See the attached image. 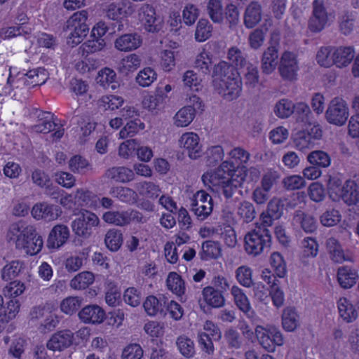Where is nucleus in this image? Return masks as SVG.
<instances>
[{
	"label": "nucleus",
	"mask_w": 359,
	"mask_h": 359,
	"mask_svg": "<svg viewBox=\"0 0 359 359\" xmlns=\"http://www.w3.org/2000/svg\"><path fill=\"white\" fill-rule=\"evenodd\" d=\"M271 241V231L266 224L257 223L245 236V250L248 254L257 256L270 247Z\"/></svg>",
	"instance_id": "nucleus-1"
},
{
	"label": "nucleus",
	"mask_w": 359,
	"mask_h": 359,
	"mask_svg": "<svg viewBox=\"0 0 359 359\" xmlns=\"http://www.w3.org/2000/svg\"><path fill=\"white\" fill-rule=\"evenodd\" d=\"M88 13L81 11L74 13L66 22V29L70 33L67 36V43L72 46L80 43L89 32Z\"/></svg>",
	"instance_id": "nucleus-2"
},
{
	"label": "nucleus",
	"mask_w": 359,
	"mask_h": 359,
	"mask_svg": "<svg viewBox=\"0 0 359 359\" xmlns=\"http://www.w3.org/2000/svg\"><path fill=\"white\" fill-rule=\"evenodd\" d=\"M42 237L38 234L34 226L28 225L24 227L17 237L15 247L23 250L27 255H34L39 253L43 248Z\"/></svg>",
	"instance_id": "nucleus-3"
},
{
	"label": "nucleus",
	"mask_w": 359,
	"mask_h": 359,
	"mask_svg": "<svg viewBox=\"0 0 359 359\" xmlns=\"http://www.w3.org/2000/svg\"><path fill=\"white\" fill-rule=\"evenodd\" d=\"M358 180H348L342 187V194L340 198L348 205L352 206L348 209V220L354 221L355 232L359 235V214L358 213L359 201V187Z\"/></svg>",
	"instance_id": "nucleus-4"
},
{
	"label": "nucleus",
	"mask_w": 359,
	"mask_h": 359,
	"mask_svg": "<svg viewBox=\"0 0 359 359\" xmlns=\"http://www.w3.org/2000/svg\"><path fill=\"white\" fill-rule=\"evenodd\" d=\"M98 217L93 212L84 210L72 222V231L78 236L88 238L93 227L99 224Z\"/></svg>",
	"instance_id": "nucleus-5"
},
{
	"label": "nucleus",
	"mask_w": 359,
	"mask_h": 359,
	"mask_svg": "<svg viewBox=\"0 0 359 359\" xmlns=\"http://www.w3.org/2000/svg\"><path fill=\"white\" fill-rule=\"evenodd\" d=\"M348 117V108L345 101L339 97L331 100L325 111V118L328 123L341 126Z\"/></svg>",
	"instance_id": "nucleus-6"
},
{
	"label": "nucleus",
	"mask_w": 359,
	"mask_h": 359,
	"mask_svg": "<svg viewBox=\"0 0 359 359\" xmlns=\"http://www.w3.org/2000/svg\"><path fill=\"white\" fill-rule=\"evenodd\" d=\"M191 210L198 219H205L212 212L213 208L212 198L205 191H197L191 200Z\"/></svg>",
	"instance_id": "nucleus-7"
},
{
	"label": "nucleus",
	"mask_w": 359,
	"mask_h": 359,
	"mask_svg": "<svg viewBox=\"0 0 359 359\" xmlns=\"http://www.w3.org/2000/svg\"><path fill=\"white\" fill-rule=\"evenodd\" d=\"M255 332L259 344L268 352H273L276 346L283 344V335L275 327H257Z\"/></svg>",
	"instance_id": "nucleus-8"
},
{
	"label": "nucleus",
	"mask_w": 359,
	"mask_h": 359,
	"mask_svg": "<svg viewBox=\"0 0 359 359\" xmlns=\"http://www.w3.org/2000/svg\"><path fill=\"white\" fill-rule=\"evenodd\" d=\"M298 61L294 53L285 51L280 59L278 72L284 81H294L297 79Z\"/></svg>",
	"instance_id": "nucleus-9"
},
{
	"label": "nucleus",
	"mask_w": 359,
	"mask_h": 359,
	"mask_svg": "<svg viewBox=\"0 0 359 359\" xmlns=\"http://www.w3.org/2000/svg\"><path fill=\"white\" fill-rule=\"evenodd\" d=\"M312 8V15L308 22V29L313 33H318L325 28L328 20L324 0H314Z\"/></svg>",
	"instance_id": "nucleus-10"
},
{
	"label": "nucleus",
	"mask_w": 359,
	"mask_h": 359,
	"mask_svg": "<svg viewBox=\"0 0 359 359\" xmlns=\"http://www.w3.org/2000/svg\"><path fill=\"white\" fill-rule=\"evenodd\" d=\"M240 170L238 168L235 169L233 163L226 161L215 171L204 173L202 176V180L205 185L209 187L215 186L219 184V180L231 178Z\"/></svg>",
	"instance_id": "nucleus-11"
},
{
	"label": "nucleus",
	"mask_w": 359,
	"mask_h": 359,
	"mask_svg": "<svg viewBox=\"0 0 359 359\" xmlns=\"http://www.w3.org/2000/svg\"><path fill=\"white\" fill-rule=\"evenodd\" d=\"M74 339V334L71 330H60L51 336L46 343V347L54 352H62L72 346Z\"/></svg>",
	"instance_id": "nucleus-12"
},
{
	"label": "nucleus",
	"mask_w": 359,
	"mask_h": 359,
	"mask_svg": "<svg viewBox=\"0 0 359 359\" xmlns=\"http://www.w3.org/2000/svg\"><path fill=\"white\" fill-rule=\"evenodd\" d=\"M139 20L144 29L156 33L161 29L160 20L156 18L155 9L149 4H143L138 11Z\"/></svg>",
	"instance_id": "nucleus-13"
},
{
	"label": "nucleus",
	"mask_w": 359,
	"mask_h": 359,
	"mask_svg": "<svg viewBox=\"0 0 359 359\" xmlns=\"http://www.w3.org/2000/svg\"><path fill=\"white\" fill-rule=\"evenodd\" d=\"M238 70L233 65L226 62L221 61L215 65L212 69V85L214 88H221V83L230 79L233 76H237Z\"/></svg>",
	"instance_id": "nucleus-14"
},
{
	"label": "nucleus",
	"mask_w": 359,
	"mask_h": 359,
	"mask_svg": "<svg viewBox=\"0 0 359 359\" xmlns=\"http://www.w3.org/2000/svg\"><path fill=\"white\" fill-rule=\"evenodd\" d=\"M61 212V209L58 205L46 202L36 203L32 209V215L34 218L48 222L57 219Z\"/></svg>",
	"instance_id": "nucleus-15"
},
{
	"label": "nucleus",
	"mask_w": 359,
	"mask_h": 359,
	"mask_svg": "<svg viewBox=\"0 0 359 359\" xmlns=\"http://www.w3.org/2000/svg\"><path fill=\"white\" fill-rule=\"evenodd\" d=\"M246 177L245 171L243 170H238L231 178L219 180L218 184L215 187H219L222 189V194L226 198H232L235 191L238 187H241Z\"/></svg>",
	"instance_id": "nucleus-16"
},
{
	"label": "nucleus",
	"mask_w": 359,
	"mask_h": 359,
	"mask_svg": "<svg viewBox=\"0 0 359 359\" xmlns=\"http://www.w3.org/2000/svg\"><path fill=\"white\" fill-rule=\"evenodd\" d=\"M191 100L194 104V107H184L180 109L174 116L175 125L177 127H186L189 126L194 118L196 108L201 109V100L197 96H193Z\"/></svg>",
	"instance_id": "nucleus-17"
},
{
	"label": "nucleus",
	"mask_w": 359,
	"mask_h": 359,
	"mask_svg": "<svg viewBox=\"0 0 359 359\" xmlns=\"http://www.w3.org/2000/svg\"><path fill=\"white\" fill-rule=\"evenodd\" d=\"M219 94L228 100H233L238 98L242 91V81L239 73L237 76H233L230 79L221 83V88H215Z\"/></svg>",
	"instance_id": "nucleus-18"
},
{
	"label": "nucleus",
	"mask_w": 359,
	"mask_h": 359,
	"mask_svg": "<svg viewBox=\"0 0 359 359\" xmlns=\"http://www.w3.org/2000/svg\"><path fill=\"white\" fill-rule=\"evenodd\" d=\"M180 147L187 151L188 156L192 159L200 157L203 153L199 144L198 136L194 133H187L179 140Z\"/></svg>",
	"instance_id": "nucleus-19"
},
{
	"label": "nucleus",
	"mask_w": 359,
	"mask_h": 359,
	"mask_svg": "<svg viewBox=\"0 0 359 359\" xmlns=\"http://www.w3.org/2000/svg\"><path fill=\"white\" fill-rule=\"evenodd\" d=\"M69 236V228L64 224L55 225L50 231L47 246L50 249H58L63 245Z\"/></svg>",
	"instance_id": "nucleus-20"
},
{
	"label": "nucleus",
	"mask_w": 359,
	"mask_h": 359,
	"mask_svg": "<svg viewBox=\"0 0 359 359\" xmlns=\"http://www.w3.org/2000/svg\"><path fill=\"white\" fill-rule=\"evenodd\" d=\"M262 18V6L258 1H251L245 8L243 14V23L246 28H254Z\"/></svg>",
	"instance_id": "nucleus-21"
},
{
	"label": "nucleus",
	"mask_w": 359,
	"mask_h": 359,
	"mask_svg": "<svg viewBox=\"0 0 359 359\" xmlns=\"http://www.w3.org/2000/svg\"><path fill=\"white\" fill-rule=\"evenodd\" d=\"M79 316L85 323L99 324L105 318V312L98 305L92 304L82 309Z\"/></svg>",
	"instance_id": "nucleus-22"
},
{
	"label": "nucleus",
	"mask_w": 359,
	"mask_h": 359,
	"mask_svg": "<svg viewBox=\"0 0 359 359\" xmlns=\"http://www.w3.org/2000/svg\"><path fill=\"white\" fill-rule=\"evenodd\" d=\"M284 203L280 199L277 198H272L267 205V215L264 213L261 215L262 222L261 224H266L267 227H269L272 224L273 219H278L281 217L283 213Z\"/></svg>",
	"instance_id": "nucleus-23"
},
{
	"label": "nucleus",
	"mask_w": 359,
	"mask_h": 359,
	"mask_svg": "<svg viewBox=\"0 0 359 359\" xmlns=\"http://www.w3.org/2000/svg\"><path fill=\"white\" fill-rule=\"evenodd\" d=\"M278 50L274 46H270L263 53L261 59L262 73L271 74L274 72L278 65Z\"/></svg>",
	"instance_id": "nucleus-24"
},
{
	"label": "nucleus",
	"mask_w": 359,
	"mask_h": 359,
	"mask_svg": "<svg viewBox=\"0 0 359 359\" xmlns=\"http://www.w3.org/2000/svg\"><path fill=\"white\" fill-rule=\"evenodd\" d=\"M37 123L32 126V130L36 133L46 134L55 129L57 124L52 121L50 112L36 111Z\"/></svg>",
	"instance_id": "nucleus-25"
},
{
	"label": "nucleus",
	"mask_w": 359,
	"mask_h": 359,
	"mask_svg": "<svg viewBox=\"0 0 359 359\" xmlns=\"http://www.w3.org/2000/svg\"><path fill=\"white\" fill-rule=\"evenodd\" d=\"M141 36L136 34H126L117 38L114 42L115 47L121 51H131L140 46Z\"/></svg>",
	"instance_id": "nucleus-26"
},
{
	"label": "nucleus",
	"mask_w": 359,
	"mask_h": 359,
	"mask_svg": "<svg viewBox=\"0 0 359 359\" xmlns=\"http://www.w3.org/2000/svg\"><path fill=\"white\" fill-rule=\"evenodd\" d=\"M325 246L330 259L337 264H341L349 258L345 255L339 241L334 238L330 237L326 240Z\"/></svg>",
	"instance_id": "nucleus-27"
},
{
	"label": "nucleus",
	"mask_w": 359,
	"mask_h": 359,
	"mask_svg": "<svg viewBox=\"0 0 359 359\" xmlns=\"http://www.w3.org/2000/svg\"><path fill=\"white\" fill-rule=\"evenodd\" d=\"M167 298L164 295L158 298L154 295L147 297L143 303V307L149 316H156L158 313L165 314Z\"/></svg>",
	"instance_id": "nucleus-28"
},
{
	"label": "nucleus",
	"mask_w": 359,
	"mask_h": 359,
	"mask_svg": "<svg viewBox=\"0 0 359 359\" xmlns=\"http://www.w3.org/2000/svg\"><path fill=\"white\" fill-rule=\"evenodd\" d=\"M293 220L300 224L306 233H313L317 229V222L313 216L306 214L302 210H296L294 213Z\"/></svg>",
	"instance_id": "nucleus-29"
},
{
	"label": "nucleus",
	"mask_w": 359,
	"mask_h": 359,
	"mask_svg": "<svg viewBox=\"0 0 359 359\" xmlns=\"http://www.w3.org/2000/svg\"><path fill=\"white\" fill-rule=\"evenodd\" d=\"M202 295L204 301L214 308L222 307L224 304L223 294L215 290V287L207 286L203 289Z\"/></svg>",
	"instance_id": "nucleus-30"
},
{
	"label": "nucleus",
	"mask_w": 359,
	"mask_h": 359,
	"mask_svg": "<svg viewBox=\"0 0 359 359\" xmlns=\"http://www.w3.org/2000/svg\"><path fill=\"white\" fill-rule=\"evenodd\" d=\"M337 67L347 66L354 57V50L351 47H339L333 48L332 56Z\"/></svg>",
	"instance_id": "nucleus-31"
},
{
	"label": "nucleus",
	"mask_w": 359,
	"mask_h": 359,
	"mask_svg": "<svg viewBox=\"0 0 359 359\" xmlns=\"http://www.w3.org/2000/svg\"><path fill=\"white\" fill-rule=\"evenodd\" d=\"M105 176L115 182L125 183L133 180L134 172L126 167H113L106 171Z\"/></svg>",
	"instance_id": "nucleus-32"
},
{
	"label": "nucleus",
	"mask_w": 359,
	"mask_h": 359,
	"mask_svg": "<svg viewBox=\"0 0 359 359\" xmlns=\"http://www.w3.org/2000/svg\"><path fill=\"white\" fill-rule=\"evenodd\" d=\"M109 194L119 201L128 204H134L137 202V194L132 189L124 187H115L111 188Z\"/></svg>",
	"instance_id": "nucleus-33"
},
{
	"label": "nucleus",
	"mask_w": 359,
	"mask_h": 359,
	"mask_svg": "<svg viewBox=\"0 0 359 359\" xmlns=\"http://www.w3.org/2000/svg\"><path fill=\"white\" fill-rule=\"evenodd\" d=\"M231 294L233 297V301L236 306L246 315L252 313V306L247 295L243 290L238 286H233L231 290Z\"/></svg>",
	"instance_id": "nucleus-34"
},
{
	"label": "nucleus",
	"mask_w": 359,
	"mask_h": 359,
	"mask_svg": "<svg viewBox=\"0 0 359 359\" xmlns=\"http://www.w3.org/2000/svg\"><path fill=\"white\" fill-rule=\"evenodd\" d=\"M206 11L214 23H223L224 9L221 0H209L207 3Z\"/></svg>",
	"instance_id": "nucleus-35"
},
{
	"label": "nucleus",
	"mask_w": 359,
	"mask_h": 359,
	"mask_svg": "<svg viewBox=\"0 0 359 359\" xmlns=\"http://www.w3.org/2000/svg\"><path fill=\"white\" fill-rule=\"evenodd\" d=\"M166 285L172 293L182 297L186 290L184 280L176 272L169 273L166 279Z\"/></svg>",
	"instance_id": "nucleus-36"
},
{
	"label": "nucleus",
	"mask_w": 359,
	"mask_h": 359,
	"mask_svg": "<svg viewBox=\"0 0 359 359\" xmlns=\"http://www.w3.org/2000/svg\"><path fill=\"white\" fill-rule=\"evenodd\" d=\"M283 327L288 332L294 330L299 325V316L294 308L287 307L282 314Z\"/></svg>",
	"instance_id": "nucleus-37"
},
{
	"label": "nucleus",
	"mask_w": 359,
	"mask_h": 359,
	"mask_svg": "<svg viewBox=\"0 0 359 359\" xmlns=\"http://www.w3.org/2000/svg\"><path fill=\"white\" fill-rule=\"evenodd\" d=\"M24 269V262L13 260L4 266L1 271V278L6 281L12 280L19 276Z\"/></svg>",
	"instance_id": "nucleus-38"
},
{
	"label": "nucleus",
	"mask_w": 359,
	"mask_h": 359,
	"mask_svg": "<svg viewBox=\"0 0 359 359\" xmlns=\"http://www.w3.org/2000/svg\"><path fill=\"white\" fill-rule=\"evenodd\" d=\"M307 161L310 164L320 168H327L331 163L330 155L322 150H315L307 156Z\"/></svg>",
	"instance_id": "nucleus-39"
},
{
	"label": "nucleus",
	"mask_w": 359,
	"mask_h": 359,
	"mask_svg": "<svg viewBox=\"0 0 359 359\" xmlns=\"http://www.w3.org/2000/svg\"><path fill=\"white\" fill-rule=\"evenodd\" d=\"M358 275L347 266L339 268L337 271V280L339 285L344 288H350L355 283Z\"/></svg>",
	"instance_id": "nucleus-40"
},
{
	"label": "nucleus",
	"mask_w": 359,
	"mask_h": 359,
	"mask_svg": "<svg viewBox=\"0 0 359 359\" xmlns=\"http://www.w3.org/2000/svg\"><path fill=\"white\" fill-rule=\"evenodd\" d=\"M104 243L109 250L112 252L118 250L123 243L121 231L114 229L109 230L105 235Z\"/></svg>",
	"instance_id": "nucleus-41"
},
{
	"label": "nucleus",
	"mask_w": 359,
	"mask_h": 359,
	"mask_svg": "<svg viewBox=\"0 0 359 359\" xmlns=\"http://www.w3.org/2000/svg\"><path fill=\"white\" fill-rule=\"evenodd\" d=\"M95 280L93 273L83 271L74 276L70 281V286L75 290H83L91 285Z\"/></svg>",
	"instance_id": "nucleus-42"
},
{
	"label": "nucleus",
	"mask_w": 359,
	"mask_h": 359,
	"mask_svg": "<svg viewBox=\"0 0 359 359\" xmlns=\"http://www.w3.org/2000/svg\"><path fill=\"white\" fill-rule=\"evenodd\" d=\"M166 97V95L163 93L161 88H156L155 95H149L144 98V107L150 111L158 109L163 106Z\"/></svg>",
	"instance_id": "nucleus-43"
},
{
	"label": "nucleus",
	"mask_w": 359,
	"mask_h": 359,
	"mask_svg": "<svg viewBox=\"0 0 359 359\" xmlns=\"http://www.w3.org/2000/svg\"><path fill=\"white\" fill-rule=\"evenodd\" d=\"M212 25L208 20L201 18L198 20L195 31V39L198 42H203L212 36Z\"/></svg>",
	"instance_id": "nucleus-44"
},
{
	"label": "nucleus",
	"mask_w": 359,
	"mask_h": 359,
	"mask_svg": "<svg viewBox=\"0 0 359 359\" xmlns=\"http://www.w3.org/2000/svg\"><path fill=\"white\" fill-rule=\"evenodd\" d=\"M212 66V55L205 51L198 54L194 61V67L205 75H209Z\"/></svg>",
	"instance_id": "nucleus-45"
},
{
	"label": "nucleus",
	"mask_w": 359,
	"mask_h": 359,
	"mask_svg": "<svg viewBox=\"0 0 359 359\" xmlns=\"http://www.w3.org/2000/svg\"><path fill=\"white\" fill-rule=\"evenodd\" d=\"M97 79L104 87L107 86L112 90H115L119 86L116 72L109 68L106 67L101 70Z\"/></svg>",
	"instance_id": "nucleus-46"
},
{
	"label": "nucleus",
	"mask_w": 359,
	"mask_h": 359,
	"mask_svg": "<svg viewBox=\"0 0 359 359\" xmlns=\"http://www.w3.org/2000/svg\"><path fill=\"white\" fill-rule=\"evenodd\" d=\"M340 316L347 323L355 320L358 317L357 311L346 299H341L338 303Z\"/></svg>",
	"instance_id": "nucleus-47"
},
{
	"label": "nucleus",
	"mask_w": 359,
	"mask_h": 359,
	"mask_svg": "<svg viewBox=\"0 0 359 359\" xmlns=\"http://www.w3.org/2000/svg\"><path fill=\"white\" fill-rule=\"evenodd\" d=\"M176 345L180 353L187 358H192L195 354L194 341L185 335L177 337Z\"/></svg>",
	"instance_id": "nucleus-48"
},
{
	"label": "nucleus",
	"mask_w": 359,
	"mask_h": 359,
	"mask_svg": "<svg viewBox=\"0 0 359 359\" xmlns=\"http://www.w3.org/2000/svg\"><path fill=\"white\" fill-rule=\"evenodd\" d=\"M298 122L312 124V112L308 104L304 102L294 104V112Z\"/></svg>",
	"instance_id": "nucleus-49"
},
{
	"label": "nucleus",
	"mask_w": 359,
	"mask_h": 359,
	"mask_svg": "<svg viewBox=\"0 0 359 359\" xmlns=\"http://www.w3.org/2000/svg\"><path fill=\"white\" fill-rule=\"evenodd\" d=\"M140 194L149 198H156L159 196V187L151 182H142L135 184Z\"/></svg>",
	"instance_id": "nucleus-50"
},
{
	"label": "nucleus",
	"mask_w": 359,
	"mask_h": 359,
	"mask_svg": "<svg viewBox=\"0 0 359 359\" xmlns=\"http://www.w3.org/2000/svg\"><path fill=\"white\" fill-rule=\"evenodd\" d=\"M144 128V124L139 118H135L128 121L126 126L121 129L119 133L120 137L122 139L128 137H133L137 134L140 130Z\"/></svg>",
	"instance_id": "nucleus-51"
},
{
	"label": "nucleus",
	"mask_w": 359,
	"mask_h": 359,
	"mask_svg": "<svg viewBox=\"0 0 359 359\" xmlns=\"http://www.w3.org/2000/svg\"><path fill=\"white\" fill-rule=\"evenodd\" d=\"M294 104L287 99L280 100L274 107L275 114L280 118H288L294 112Z\"/></svg>",
	"instance_id": "nucleus-52"
},
{
	"label": "nucleus",
	"mask_w": 359,
	"mask_h": 359,
	"mask_svg": "<svg viewBox=\"0 0 359 359\" xmlns=\"http://www.w3.org/2000/svg\"><path fill=\"white\" fill-rule=\"evenodd\" d=\"M224 18L229 28H235L240 22V13L237 6L233 4H227L224 8Z\"/></svg>",
	"instance_id": "nucleus-53"
},
{
	"label": "nucleus",
	"mask_w": 359,
	"mask_h": 359,
	"mask_svg": "<svg viewBox=\"0 0 359 359\" xmlns=\"http://www.w3.org/2000/svg\"><path fill=\"white\" fill-rule=\"evenodd\" d=\"M124 100L122 97L109 95L102 96L98 101L99 107H102L104 110H115L122 106Z\"/></svg>",
	"instance_id": "nucleus-54"
},
{
	"label": "nucleus",
	"mask_w": 359,
	"mask_h": 359,
	"mask_svg": "<svg viewBox=\"0 0 359 359\" xmlns=\"http://www.w3.org/2000/svg\"><path fill=\"white\" fill-rule=\"evenodd\" d=\"M20 303L17 299H11L4 306V313H0V321L7 323L15 317L20 310Z\"/></svg>",
	"instance_id": "nucleus-55"
},
{
	"label": "nucleus",
	"mask_w": 359,
	"mask_h": 359,
	"mask_svg": "<svg viewBox=\"0 0 359 359\" xmlns=\"http://www.w3.org/2000/svg\"><path fill=\"white\" fill-rule=\"evenodd\" d=\"M237 213L246 223L252 222L257 215L254 205L247 201L240 203Z\"/></svg>",
	"instance_id": "nucleus-56"
},
{
	"label": "nucleus",
	"mask_w": 359,
	"mask_h": 359,
	"mask_svg": "<svg viewBox=\"0 0 359 359\" xmlns=\"http://www.w3.org/2000/svg\"><path fill=\"white\" fill-rule=\"evenodd\" d=\"M294 146L299 150L303 151L313 145V142L310 138L306 130H299L293 135Z\"/></svg>",
	"instance_id": "nucleus-57"
},
{
	"label": "nucleus",
	"mask_w": 359,
	"mask_h": 359,
	"mask_svg": "<svg viewBox=\"0 0 359 359\" xmlns=\"http://www.w3.org/2000/svg\"><path fill=\"white\" fill-rule=\"evenodd\" d=\"M259 81V70L256 65L248 63L244 74L245 85L250 88H255Z\"/></svg>",
	"instance_id": "nucleus-58"
},
{
	"label": "nucleus",
	"mask_w": 359,
	"mask_h": 359,
	"mask_svg": "<svg viewBox=\"0 0 359 359\" xmlns=\"http://www.w3.org/2000/svg\"><path fill=\"white\" fill-rule=\"evenodd\" d=\"M270 263L278 277L283 278L286 275V264L280 253L273 252L270 257Z\"/></svg>",
	"instance_id": "nucleus-59"
},
{
	"label": "nucleus",
	"mask_w": 359,
	"mask_h": 359,
	"mask_svg": "<svg viewBox=\"0 0 359 359\" xmlns=\"http://www.w3.org/2000/svg\"><path fill=\"white\" fill-rule=\"evenodd\" d=\"M102 219L111 224L123 226L126 224V211H108L103 214Z\"/></svg>",
	"instance_id": "nucleus-60"
},
{
	"label": "nucleus",
	"mask_w": 359,
	"mask_h": 359,
	"mask_svg": "<svg viewBox=\"0 0 359 359\" xmlns=\"http://www.w3.org/2000/svg\"><path fill=\"white\" fill-rule=\"evenodd\" d=\"M82 298L79 297H69L63 299L60 304L61 311L69 315L76 312L81 306Z\"/></svg>",
	"instance_id": "nucleus-61"
},
{
	"label": "nucleus",
	"mask_w": 359,
	"mask_h": 359,
	"mask_svg": "<svg viewBox=\"0 0 359 359\" xmlns=\"http://www.w3.org/2000/svg\"><path fill=\"white\" fill-rule=\"evenodd\" d=\"M224 150L219 145L208 148L205 152V162L209 166H215L223 159Z\"/></svg>",
	"instance_id": "nucleus-62"
},
{
	"label": "nucleus",
	"mask_w": 359,
	"mask_h": 359,
	"mask_svg": "<svg viewBox=\"0 0 359 359\" xmlns=\"http://www.w3.org/2000/svg\"><path fill=\"white\" fill-rule=\"evenodd\" d=\"M202 259L217 258L221 254V248L218 242L207 241L202 245Z\"/></svg>",
	"instance_id": "nucleus-63"
},
{
	"label": "nucleus",
	"mask_w": 359,
	"mask_h": 359,
	"mask_svg": "<svg viewBox=\"0 0 359 359\" xmlns=\"http://www.w3.org/2000/svg\"><path fill=\"white\" fill-rule=\"evenodd\" d=\"M90 167L88 161L79 155H75L69 161V168L73 172L83 174Z\"/></svg>",
	"instance_id": "nucleus-64"
}]
</instances>
